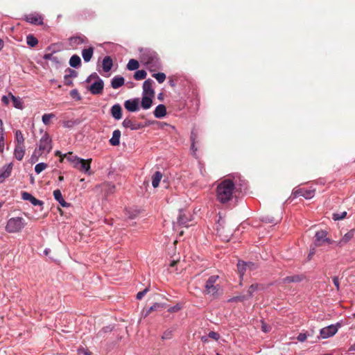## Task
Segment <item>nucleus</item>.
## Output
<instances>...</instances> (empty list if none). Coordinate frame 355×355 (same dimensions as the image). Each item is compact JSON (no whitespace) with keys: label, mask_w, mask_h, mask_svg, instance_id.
Listing matches in <instances>:
<instances>
[{"label":"nucleus","mask_w":355,"mask_h":355,"mask_svg":"<svg viewBox=\"0 0 355 355\" xmlns=\"http://www.w3.org/2000/svg\"><path fill=\"white\" fill-rule=\"evenodd\" d=\"M236 180L227 178L222 180L216 188V199L220 203L225 204L232 200L235 189Z\"/></svg>","instance_id":"nucleus-1"},{"label":"nucleus","mask_w":355,"mask_h":355,"mask_svg":"<svg viewBox=\"0 0 355 355\" xmlns=\"http://www.w3.org/2000/svg\"><path fill=\"white\" fill-rule=\"evenodd\" d=\"M65 159L69 162L73 168L78 169L86 174L91 175L90 163L92 159H84L69 152L64 155Z\"/></svg>","instance_id":"nucleus-2"},{"label":"nucleus","mask_w":355,"mask_h":355,"mask_svg":"<svg viewBox=\"0 0 355 355\" xmlns=\"http://www.w3.org/2000/svg\"><path fill=\"white\" fill-rule=\"evenodd\" d=\"M141 61L150 71H155L159 67V60L156 52L148 50H141Z\"/></svg>","instance_id":"nucleus-3"},{"label":"nucleus","mask_w":355,"mask_h":355,"mask_svg":"<svg viewBox=\"0 0 355 355\" xmlns=\"http://www.w3.org/2000/svg\"><path fill=\"white\" fill-rule=\"evenodd\" d=\"M26 220L21 217L10 218L6 223V231L10 234L20 232L26 225Z\"/></svg>","instance_id":"nucleus-4"},{"label":"nucleus","mask_w":355,"mask_h":355,"mask_svg":"<svg viewBox=\"0 0 355 355\" xmlns=\"http://www.w3.org/2000/svg\"><path fill=\"white\" fill-rule=\"evenodd\" d=\"M218 278L219 277L218 275H212L208 278L205 286V292L207 294L211 295L214 297L218 295L220 289V286L218 284H215L216 281L218 279Z\"/></svg>","instance_id":"nucleus-5"},{"label":"nucleus","mask_w":355,"mask_h":355,"mask_svg":"<svg viewBox=\"0 0 355 355\" xmlns=\"http://www.w3.org/2000/svg\"><path fill=\"white\" fill-rule=\"evenodd\" d=\"M335 241L327 237V232L320 230L315 232L314 245L315 247H320L324 244H333Z\"/></svg>","instance_id":"nucleus-6"},{"label":"nucleus","mask_w":355,"mask_h":355,"mask_svg":"<svg viewBox=\"0 0 355 355\" xmlns=\"http://www.w3.org/2000/svg\"><path fill=\"white\" fill-rule=\"evenodd\" d=\"M315 195V189L305 188H295L291 196L294 198L298 196H303L306 199H311Z\"/></svg>","instance_id":"nucleus-7"},{"label":"nucleus","mask_w":355,"mask_h":355,"mask_svg":"<svg viewBox=\"0 0 355 355\" xmlns=\"http://www.w3.org/2000/svg\"><path fill=\"white\" fill-rule=\"evenodd\" d=\"M340 327V323H337L336 324H331L321 329L320 331L321 338H328L329 337L334 336L337 333L338 328Z\"/></svg>","instance_id":"nucleus-8"},{"label":"nucleus","mask_w":355,"mask_h":355,"mask_svg":"<svg viewBox=\"0 0 355 355\" xmlns=\"http://www.w3.org/2000/svg\"><path fill=\"white\" fill-rule=\"evenodd\" d=\"M38 148L45 154L49 153L51 148V139L48 134H44L40 140Z\"/></svg>","instance_id":"nucleus-9"},{"label":"nucleus","mask_w":355,"mask_h":355,"mask_svg":"<svg viewBox=\"0 0 355 355\" xmlns=\"http://www.w3.org/2000/svg\"><path fill=\"white\" fill-rule=\"evenodd\" d=\"M255 268V264L252 262H245L239 261L237 263V269L238 272L240 275V279L241 282L240 284L241 285V281L243 280V275L247 270H253Z\"/></svg>","instance_id":"nucleus-10"},{"label":"nucleus","mask_w":355,"mask_h":355,"mask_svg":"<svg viewBox=\"0 0 355 355\" xmlns=\"http://www.w3.org/2000/svg\"><path fill=\"white\" fill-rule=\"evenodd\" d=\"M355 236V229L350 230L348 232H347L343 238L338 241H335V243L338 246H343L347 244L349 241H350Z\"/></svg>","instance_id":"nucleus-11"},{"label":"nucleus","mask_w":355,"mask_h":355,"mask_svg":"<svg viewBox=\"0 0 355 355\" xmlns=\"http://www.w3.org/2000/svg\"><path fill=\"white\" fill-rule=\"evenodd\" d=\"M123 125L125 128H130V130H139L140 128L144 127V125L141 123H138L132 119H125L123 121Z\"/></svg>","instance_id":"nucleus-12"},{"label":"nucleus","mask_w":355,"mask_h":355,"mask_svg":"<svg viewBox=\"0 0 355 355\" xmlns=\"http://www.w3.org/2000/svg\"><path fill=\"white\" fill-rule=\"evenodd\" d=\"M139 103V98L129 99L125 101L124 107L128 111H137Z\"/></svg>","instance_id":"nucleus-13"},{"label":"nucleus","mask_w":355,"mask_h":355,"mask_svg":"<svg viewBox=\"0 0 355 355\" xmlns=\"http://www.w3.org/2000/svg\"><path fill=\"white\" fill-rule=\"evenodd\" d=\"M21 198L24 200L30 201L34 206H42L44 204L42 201L36 199L32 194L26 191L21 193Z\"/></svg>","instance_id":"nucleus-14"},{"label":"nucleus","mask_w":355,"mask_h":355,"mask_svg":"<svg viewBox=\"0 0 355 355\" xmlns=\"http://www.w3.org/2000/svg\"><path fill=\"white\" fill-rule=\"evenodd\" d=\"M12 169V164L10 163L8 165L4 166L0 169V183L3 182L6 178H8Z\"/></svg>","instance_id":"nucleus-15"},{"label":"nucleus","mask_w":355,"mask_h":355,"mask_svg":"<svg viewBox=\"0 0 355 355\" xmlns=\"http://www.w3.org/2000/svg\"><path fill=\"white\" fill-rule=\"evenodd\" d=\"M103 89V82L102 80L94 82L89 87V91L93 94H98L102 93Z\"/></svg>","instance_id":"nucleus-16"},{"label":"nucleus","mask_w":355,"mask_h":355,"mask_svg":"<svg viewBox=\"0 0 355 355\" xmlns=\"http://www.w3.org/2000/svg\"><path fill=\"white\" fill-rule=\"evenodd\" d=\"M154 96L155 95H147L143 94L142 99L141 101V107L144 110L149 109L153 103L152 99Z\"/></svg>","instance_id":"nucleus-17"},{"label":"nucleus","mask_w":355,"mask_h":355,"mask_svg":"<svg viewBox=\"0 0 355 355\" xmlns=\"http://www.w3.org/2000/svg\"><path fill=\"white\" fill-rule=\"evenodd\" d=\"M153 81L151 79H148L144 81L143 84V94L147 95H155L153 89Z\"/></svg>","instance_id":"nucleus-18"},{"label":"nucleus","mask_w":355,"mask_h":355,"mask_svg":"<svg viewBox=\"0 0 355 355\" xmlns=\"http://www.w3.org/2000/svg\"><path fill=\"white\" fill-rule=\"evenodd\" d=\"M191 221V219L187 217V216L185 214L184 212L182 211H180L179 216L178 218V223L180 225L184 226L186 227H188L189 225V222Z\"/></svg>","instance_id":"nucleus-19"},{"label":"nucleus","mask_w":355,"mask_h":355,"mask_svg":"<svg viewBox=\"0 0 355 355\" xmlns=\"http://www.w3.org/2000/svg\"><path fill=\"white\" fill-rule=\"evenodd\" d=\"M94 53V47L90 46L87 49H84L82 51V56L85 62H88L91 60Z\"/></svg>","instance_id":"nucleus-20"},{"label":"nucleus","mask_w":355,"mask_h":355,"mask_svg":"<svg viewBox=\"0 0 355 355\" xmlns=\"http://www.w3.org/2000/svg\"><path fill=\"white\" fill-rule=\"evenodd\" d=\"M113 66L112 60L110 56H105L103 60L102 67L105 72H108L111 70Z\"/></svg>","instance_id":"nucleus-21"},{"label":"nucleus","mask_w":355,"mask_h":355,"mask_svg":"<svg viewBox=\"0 0 355 355\" xmlns=\"http://www.w3.org/2000/svg\"><path fill=\"white\" fill-rule=\"evenodd\" d=\"M25 154V146H15L14 155L15 158L21 161Z\"/></svg>","instance_id":"nucleus-22"},{"label":"nucleus","mask_w":355,"mask_h":355,"mask_svg":"<svg viewBox=\"0 0 355 355\" xmlns=\"http://www.w3.org/2000/svg\"><path fill=\"white\" fill-rule=\"evenodd\" d=\"M120 137H121V132L119 130H115L113 133L111 139H110V143L112 146H118L120 143Z\"/></svg>","instance_id":"nucleus-23"},{"label":"nucleus","mask_w":355,"mask_h":355,"mask_svg":"<svg viewBox=\"0 0 355 355\" xmlns=\"http://www.w3.org/2000/svg\"><path fill=\"white\" fill-rule=\"evenodd\" d=\"M26 21L33 24H42V19L41 17L31 14L26 17Z\"/></svg>","instance_id":"nucleus-24"},{"label":"nucleus","mask_w":355,"mask_h":355,"mask_svg":"<svg viewBox=\"0 0 355 355\" xmlns=\"http://www.w3.org/2000/svg\"><path fill=\"white\" fill-rule=\"evenodd\" d=\"M125 80L121 76H115L111 82V85L114 89H118L124 85Z\"/></svg>","instance_id":"nucleus-25"},{"label":"nucleus","mask_w":355,"mask_h":355,"mask_svg":"<svg viewBox=\"0 0 355 355\" xmlns=\"http://www.w3.org/2000/svg\"><path fill=\"white\" fill-rule=\"evenodd\" d=\"M9 96H10V100L12 103L13 106L19 110H22L24 107L22 106V99L19 97H16L12 95L11 93H9Z\"/></svg>","instance_id":"nucleus-26"},{"label":"nucleus","mask_w":355,"mask_h":355,"mask_svg":"<svg viewBox=\"0 0 355 355\" xmlns=\"http://www.w3.org/2000/svg\"><path fill=\"white\" fill-rule=\"evenodd\" d=\"M302 279H303L302 275H293V276L286 277L285 278H284L282 279V282L284 284H288V283H291V282L297 283V282H301Z\"/></svg>","instance_id":"nucleus-27"},{"label":"nucleus","mask_w":355,"mask_h":355,"mask_svg":"<svg viewBox=\"0 0 355 355\" xmlns=\"http://www.w3.org/2000/svg\"><path fill=\"white\" fill-rule=\"evenodd\" d=\"M162 178V174L160 171H156L152 176V185L154 188H157Z\"/></svg>","instance_id":"nucleus-28"},{"label":"nucleus","mask_w":355,"mask_h":355,"mask_svg":"<svg viewBox=\"0 0 355 355\" xmlns=\"http://www.w3.org/2000/svg\"><path fill=\"white\" fill-rule=\"evenodd\" d=\"M198 138V134L195 130H193L191 133V149L192 150L193 155H196V153L197 151V148L195 146Z\"/></svg>","instance_id":"nucleus-29"},{"label":"nucleus","mask_w":355,"mask_h":355,"mask_svg":"<svg viewBox=\"0 0 355 355\" xmlns=\"http://www.w3.org/2000/svg\"><path fill=\"white\" fill-rule=\"evenodd\" d=\"M15 146H24V137L21 131L16 130L15 131Z\"/></svg>","instance_id":"nucleus-30"},{"label":"nucleus","mask_w":355,"mask_h":355,"mask_svg":"<svg viewBox=\"0 0 355 355\" xmlns=\"http://www.w3.org/2000/svg\"><path fill=\"white\" fill-rule=\"evenodd\" d=\"M81 64L80 58L78 55H73L69 60V64L71 67L77 68Z\"/></svg>","instance_id":"nucleus-31"},{"label":"nucleus","mask_w":355,"mask_h":355,"mask_svg":"<svg viewBox=\"0 0 355 355\" xmlns=\"http://www.w3.org/2000/svg\"><path fill=\"white\" fill-rule=\"evenodd\" d=\"M26 43L31 47H35L38 44V40L32 34L26 37Z\"/></svg>","instance_id":"nucleus-32"},{"label":"nucleus","mask_w":355,"mask_h":355,"mask_svg":"<svg viewBox=\"0 0 355 355\" xmlns=\"http://www.w3.org/2000/svg\"><path fill=\"white\" fill-rule=\"evenodd\" d=\"M139 67V63L135 59H130L127 64V69L130 71H134Z\"/></svg>","instance_id":"nucleus-33"},{"label":"nucleus","mask_w":355,"mask_h":355,"mask_svg":"<svg viewBox=\"0 0 355 355\" xmlns=\"http://www.w3.org/2000/svg\"><path fill=\"white\" fill-rule=\"evenodd\" d=\"M86 40V37L83 36H76V37H71L70 38V41L71 43L75 44L76 45L85 43Z\"/></svg>","instance_id":"nucleus-34"},{"label":"nucleus","mask_w":355,"mask_h":355,"mask_svg":"<svg viewBox=\"0 0 355 355\" xmlns=\"http://www.w3.org/2000/svg\"><path fill=\"white\" fill-rule=\"evenodd\" d=\"M139 214V211L137 209H129L125 210V215L129 219L135 218Z\"/></svg>","instance_id":"nucleus-35"},{"label":"nucleus","mask_w":355,"mask_h":355,"mask_svg":"<svg viewBox=\"0 0 355 355\" xmlns=\"http://www.w3.org/2000/svg\"><path fill=\"white\" fill-rule=\"evenodd\" d=\"M77 75H78L77 71H76L75 70L71 69L70 68H68L65 70V74L64 76V79H67L68 78H76L77 76Z\"/></svg>","instance_id":"nucleus-36"},{"label":"nucleus","mask_w":355,"mask_h":355,"mask_svg":"<svg viewBox=\"0 0 355 355\" xmlns=\"http://www.w3.org/2000/svg\"><path fill=\"white\" fill-rule=\"evenodd\" d=\"M147 73L144 70H138L134 74V78L137 80L146 78Z\"/></svg>","instance_id":"nucleus-37"},{"label":"nucleus","mask_w":355,"mask_h":355,"mask_svg":"<svg viewBox=\"0 0 355 355\" xmlns=\"http://www.w3.org/2000/svg\"><path fill=\"white\" fill-rule=\"evenodd\" d=\"M62 123H63L64 127L72 128L75 125L78 124L80 123V121L78 119H76V120H66V121H64Z\"/></svg>","instance_id":"nucleus-38"},{"label":"nucleus","mask_w":355,"mask_h":355,"mask_svg":"<svg viewBox=\"0 0 355 355\" xmlns=\"http://www.w3.org/2000/svg\"><path fill=\"white\" fill-rule=\"evenodd\" d=\"M47 167V164L44 162L38 163L35 166V171L37 174L40 173Z\"/></svg>","instance_id":"nucleus-39"},{"label":"nucleus","mask_w":355,"mask_h":355,"mask_svg":"<svg viewBox=\"0 0 355 355\" xmlns=\"http://www.w3.org/2000/svg\"><path fill=\"white\" fill-rule=\"evenodd\" d=\"M44 154L43 152H42L41 150H40L39 148H36L34 152L33 153V155L31 156V160L32 162H35L36 161H37L38 158L42 155Z\"/></svg>","instance_id":"nucleus-40"},{"label":"nucleus","mask_w":355,"mask_h":355,"mask_svg":"<svg viewBox=\"0 0 355 355\" xmlns=\"http://www.w3.org/2000/svg\"><path fill=\"white\" fill-rule=\"evenodd\" d=\"M153 77L155 78L159 83H162L166 80V75L164 73H153Z\"/></svg>","instance_id":"nucleus-41"},{"label":"nucleus","mask_w":355,"mask_h":355,"mask_svg":"<svg viewBox=\"0 0 355 355\" xmlns=\"http://www.w3.org/2000/svg\"><path fill=\"white\" fill-rule=\"evenodd\" d=\"M347 216V211H343L340 213H335L332 216V218L334 220H340L345 218Z\"/></svg>","instance_id":"nucleus-42"},{"label":"nucleus","mask_w":355,"mask_h":355,"mask_svg":"<svg viewBox=\"0 0 355 355\" xmlns=\"http://www.w3.org/2000/svg\"><path fill=\"white\" fill-rule=\"evenodd\" d=\"M172 336H173V331L171 329H167L163 333V334L162 336V340H169L172 338Z\"/></svg>","instance_id":"nucleus-43"},{"label":"nucleus","mask_w":355,"mask_h":355,"mask_svg":"<svg viewBox=\"0 0 355 355\" xmlns=\"http://www.w3.org/2000/svg\"><path fill=\"white\" fill-rule=\"evenodd\" d=\"M54 116L53 114H45L42 116V121L45 125H47L49 123L50 120Z\"/></svg>","instance_id":"nucleus-44"},{"label":"nucleus","mask_w":355,"mask_h":355,"mask_svg":"<svg viewBox=\"0 0 355 355\" xmlns=\"http://www.w3.org/2000/svg\"><path fill=\"white\" fill-rule=\"evenodd\" d=\"M258 286L259 285L258 284H252L250 288H248V297H250L253 295V293L257 291L258 289Z\"/></svg>","instance_id":"nucleus-45"},{"label":"nucleus","mask_w":355,"mask_h":355,"mask_svg":"<svg viewBox=\"0 0 355 355\" xmlns=\"http://www.w3.org/2000/svg\"><path fill=\"white\" fill-rule=\"evenodd\" d=\"M53 197L58 202L63 199L62 193L59 189H56L53 191Z\"/></svg>","instance_id":"nucleus-46"},{"label":"nucleus","mask_w":355,"mask_h":355,"mask_svg":"<svg viewBox=\"0 0 355 355\" xmlns=\"http://www.w3.org/2000/svg\"><path fill=\"white\" fill-rule=\"evenodd\" d=\"M208 336H209V338H212L215 340H218L220 338V335L215 331H210L208 334Z\"/></svg>","instance_id":"nucleus-47"},{"label":"nucleus","mask_w":355,"mask_h":355,"mask_svg":"<svg viewBox=\"0 0 355 355\" xmlns=\"http://www.w3.org/2000/svg\"><path fill=\"white\" fill-rule=\"evenodd\" d=\"M261 330L264 333H268L271 330L270 326L268 325L266 323L262 322H261Z\"/></svg>","instance_id":"nucleus-48"},{"label":"nucleus","mask_w":355,"mask_h":355,"mask_svg":"<svg viewBox=\"0 0 355 355\" xmlns=\"http://www.w3.org/2000/svg\"><path fill=\"white\" fill-rule=\"evenodd\" d=\"M262 220L267 223H275L276 224L277 223V221H275L274 218L270 217V216H266V217L263 218Z\"/></svg>","instance_id":"nucleus-49"},{"label":"nucleus","mask_w":355,"mask_h":355,"mask_svg":"<svg viewBox=\"0 0 355 355\" xmlns=\"http://www.w3.org/2000/svg\"><path fill=\"white\" fill-rule=\"evenodd\" d=\"M181 306L180 304H177L176 305L170 307L168 311L171 313H175L178 312L179 310H180Z\"/></svg>","instance_id":"nucleus-50"},{"label":"nucleus","mask_w":355,"mask_h":355,"mask_svg":"<svg viewBox=\"0 0 355 355\" xmlns=\"http://www.w3.org/2000/svg\"><path fill=\"white\" fill-rule=\"evenodd\" d=\"M306 338H307V335L305 333H300V334H299V335L297 337V340L300 342H304L306 340Z\"/></svg>","instance_id":"nucleus-51"},{"label":"nucleus","mask_w":355,"mask_h":355,"mask_svg":"<svg viewBox=\"0 0 355 355\" xmlns=\"http://www.w3.org/2000/svg\"><path fill=\"white\" fill-rule=\"evenodd\" d=\"M246 296L245 295H239V296H236V297H234L232 299L230 300V302H234V301H243L246 299Z\"/></svg>","instance_id":"nucleus-52"},{"label":"nucleus","mask_w":355,"mask_h":355,"mask_svg":"<svg viewBox=\"0 0 355 355\" xmlns=\"http://www.w3.org/2000/svg\"><path fill=\"white\" fill-rule=\"evenodd\" d=\"M0 144H2V149L1 150V153H3L4 145H5V141H4V133H3V131H1V130L0 131Z\"/></svg>","instance_id":"nucleus-53"},{"label":"nucleus","mask_w":355,"mask_h":355,"mask_svg":"<svg viewBox=\"0 0 355 355\" xmlns=\"http://www.w3.org/2000/svg\"><path fill=\"white\" fill-rule=\"evenodd\" d=\"M148 291V288H145L142 291L139 292L136 296L137 299L141 300L143 298V297L145 295V294L147 293Z\"/></svg>","instance_id":"nucleus-54"},{"label":"nucleus","mask_w":355,"mask_h":355,"mask_svg":"<svg viewBox=\"0 0 355 355\" xmlns=\"http://www.w3.org/2000/svg\"><path fill=\"white\" fill-rule=\"evenodd\" d=\"M10 99V96H9V94L8 96H3L1 98V101L3 104L8 105L9 103Z\"/></svg>","instance_id":"nucleus-55"},{"label":"nucleus","mask_w":355,"mask_h":355,"mask_svg":"<svg viewBox=\"0 0 355 355\" xmlns=\"http://www.w3.org/2000/svg\"><path fill=\"white\" fill-rule=\"evenodd\" d=\"M110 111H122V107L121 105L117 103L112 107Z\"/></svg>","instance_id":"nucleus-56"},{"label":"nucleus","mask_w":355,"mask_h":355,"mask_svg":"<svg viewBox=\"0 0 355 355\" xmlns=\"http://www.w3.org/2000/svg\"><path fill=\"white\" fill-rule=\"evenodd\" d=\"M153 113H154V114H155V116L156 118H157V119H162V118H164V117L166 115V114H167V112H153Z\"/></svg>","instance_id":"nucleus-57"},{"label":"nucleus","mask_w":355,"mask_h":355,"mask_svg":"<svg viewBox=\"0 0 355 355\" xmlns=\"http://www.w3.org/2000/svg\"><path fill=\"white\" fill-rule=\"evenodd\" d=\"M154 111H166V107L164 105L160 104L156 107Z\"/></svg>","instance_id":"nucleus-58"},{"label":"nucleus","mask_w":355,"mask_h":355,"mask_svg":"<svg viewBox=\"0 0 355 355\" xmlns=\"http://www.w3.org/2000/svg\"><path fill=\"white\" fill-rule=\"evenodd\" d=\"M115 190V186L114 184H108L107 185V193H112Z\"/></svg>","instance_id":"nucleus-59"},{"label":"nucleus","mask_w":355,"mask_h":355,"mask_svg":"<svg viewBox=\"0 0 355 355\" xmlns=\"http://www.w3.org/2000/svg\"><path fill=\"white\" fill-rule=\"evenodd\" d=\"M58 202L62 207H69L70 206V204L67 202L64 198Z\"/></svg>","instance_id":"nucleus-60"},{"label":"nucleus","mask_w":355,"mask_h":355,"mask_svg":"<svg viewBox=\"0 0 355 355\" xmlns=\"http://www.w3.org/2000/svg\"><path fill=\"white\" fill-rule=\"evenodd\" d=\"M112 114L116 119H120L122 117V112H112Z\"/></svg>","instance_id":"nucleus-61"},{"label":"nucleus","mask_w":355,"mask_h":355,"mask_svg":"<svg viewBox=\"0 0 355 355\" xmlns=\"http://www.w3.org/2000/svg\"><path fill=\"white\" fill-rule=\"evenodd\" d=\"M333 282H334V284L335 285V286L336 287L337 290H338L339 289L338 278L337 277H333Z\"/></svg>","instance_id":"nucleus-62"},{"label":"nucleus","mask_w":355,"mask_h":355,"mask_svg":"<svg viewBox=\"0 0 355 355\" xmlns=\"http://www.w3.org/2000/svg\"><path fill=\"white\" fill-rule=\"evenodd\" d=\"M64 154H62V153L60 151H59V150H57V151L55 152V155L60 157V162H62V161H63V159H64V158H65V157H64Z\"/></svg>","instance_id":"nucleus-63"},{"label":"nucleus","mask_w":355,"mask_h":355,"mask_svg":"<svg viewBox=\"0 0 355 355\" xmlns=\"http://www.w3.org/2000/svg\"><path fill=\"white\" fill-rule=\"evenodd\" d=\"M64 83L65 85H72V80L71 78H68L67 79H64Z\"/></svg>","instance_id":"nucleus-64"}]
</instances>
